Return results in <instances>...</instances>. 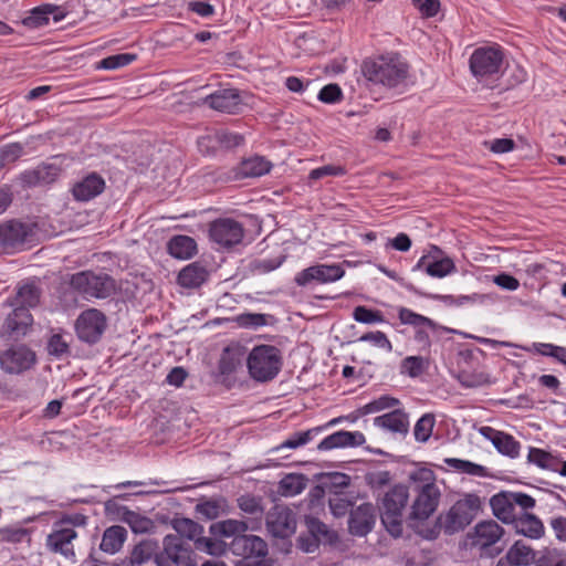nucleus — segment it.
I'll list each match as a JSON object with an SVG mask.
<instances>
[{"mask_svg":"<svg viewBox=\"0 0 566 566\" xmlns=\"http://www.w3.org/2000/svg\"><path fill=\"white\" fill-rule=\"evenodd\" d=\"M105 187L104 178L99 174L92 171L74 182L71 193L74 200L87 202L99 196L105 190Z\"/></svg>","mask_w":566,"mask_h":566,"instance_id":"obj_23","label":"nucleus"},{"mask_svg":"<svg viewBox=\"0 0 566 566\" xmlns=\"http://www.w3.org/2000/svg\"><path fill=\"white\" fill-rule=\"evenodd\" d=\"M354 319L363 324L384 323L385 316L378 310H370L366 306H357L353 313Z\"/></svg>","mask_w":566,"mask_h":566,"instance_id":"obj_53","label":"nucleus"},{"mask_svg":"<svg viewBox=\"0 0 566 566\" xmlns=\"http://www.w3.org/2000/svg\"><path fill=\"white\" fill-rule=\"evenodd\" d=\"M504 535V530L495 521L489 520L478 523L474 526L473 534H468L472 538L471 544L485 551L493 546Z\"/></svg>","mask_w":566,"mask_h":566,"instance_id":"obj_24","label":"nucleus"},{"mask_svg":"<svg viewBox=\"0 0 566 566\" xmlns=\"http://www.w3.org/2000/svg\"><path fill=\"white\" fill-rule=\"evenodd\" d=\"M376 522L375 507L371 503H363L350 511L348 530L354 536H366L374 528Z\"/></svg>","mask_w":566,"mask_h":566,"instance_id":"obj_22","label":"nucleus"},{"mask_svg":"<svg viewBox=\"0 0 566 566\" xmlns=\"http://www.w3.org/2000/svg\"><path fill=\"white\" fill-rule=\"evenodd\" d=\"M505 54L499 44L476 48L469 59V67L478 80L499 77L503 73Z\"/></svg>","mask_w":566,"mask_h":566,"instance_id":"obj_6","label":"nucleus"},{"mask_svg":"<svg viewBox=\"0 0 566 566\" xmlns=\"http://www.w3.org/2000/svg\"><path fill=\"white\" fill-rule=\"evenodd\" d=\"M359 342L371 343L373 345L390 352L392 345L385 333L380 331L369 332L359 337Z\"/></svg>","mask_w":566,"mask_h":566,"instance_id":"obj_60","label":"nucleus"},{"mask_svg":"<svg viewBox=\"0 0 566 566\" xmlns=\"http://www.w3.org/2000/svg\"><path fill=\"white\" fill-rule=\"evenodd\" d=\"M209 271L201 262H192L180 270L177 275V283L188 290L199 289L209 279Z\"/></svg>","mask_w":566,"mask_h":566,"instance_id":"obj_26","label":"nucleus"},{"mask_svg":"<svg viewBox=\"0 0 566 566\" xmlns=\"http://www.w3.org/2000/svg\"><path fill=\"white\" fill-rule=\"evenodd\" d=\"M400 405L399 399L391 397L389 395H382L379 398L366 403L361 408H359L360 415H369L375 413L385 409H390Z\"/></svg>","mask_w":566,"mask_h":566,"instance_id":"obj_49","label":"nucleus"},{"mask_svg":"<svg viewBox=\"0 0 566 566\" xmlns=\"http://www.w3.org/2000/svg\"><path fill=\"white\" fill-rule=\"evenodd\" d=\"M107 328L106 315L94 307L86 308L80 313L74 323V331L80 342L87 345H95Z\"/></svg>","mask_w":566,"mask_h":566,"instance_id":"obj_11","label":"nucleus"},{"mask_svg":"<svg viewBox=\"0 0 566 566\" xmlns=\"http://www.w3.org/2000/svg\"><path fill=\"white\" fill-rule=\"evenodd\" d=\"M272 163L265 157L255 155L242 159L237 167L224 174L223 179L229 181L261 177L269 174L272 169Z\"/></svg>","mask_w":566,"mask_h":566,"instance_id":"obj_21","label":"nucleus"},{"mask_svg":"<svg viewBox=\"0 0 566 566\" xmlns=\"http://www.w3.org/2000/svg\"><path fill=\"white\" fill-rule=\"evenodd\" d=\"M41 298V289L35 282H25L17 287L15 296L8 300L12 307L27 306V310L39 305Z\"/></svg>","mask_w":566,"mask_h":566,"instance_id":"obj_32","label":"nucleus"},{"mask_svg":"<svg viewBox=\"0 0 566 566\" xmlns=\"http://www.w3.org/2000/svg\"><path fill=\"white\" fill-rule=\"evenodd\" d=\"M493 446L497 452L511 459L520 455L521 443L513 436L504 431L495 439Z\"/></svg>","mask_w":566,"mask_h":566,"instance_id":"obj_45","label":"nucleus"},{"mask_svg":"<svg viewBox=\"0 0 566 566\" xmlns=\"http://www.w3.org/2000/svg\"><path fill=\"white\" fill-rule=\"evenodd\" d=\"M511 524L517 534L530 539H539L545 535L542 520L533 513L522 512Z\"/></svg>","mask_w":566,"mask_h":566,"instance_id":"obj_27","label":"nucleus"},{"mask_svg":"<svg viewBox=\"0 0 566 566\" xmlns=\"http://www.w3.org/2000/svg\"><path fill=\"white\" fill-rule=\"evenodd\" d=\"M440 495V490L433 482L421 485L412 503L410 518L427 520L437 510Z\"/></svg>","mask_w":566,"mask_h":566,"instance_id":"obj_19","label":"nucleus"},{"mask_svg":"<svg viewBox=\"0 0 566 566\" xmlns=\"http://www.w3.org/2000/svg\"><path fill=\"white\" fill-rule=\"evenodd\" d=\"M457 271L455 264L450 258L433 260L429 256H421L412 268V272H423L432 277L442 279Z\"/></svg>","mask_w":566,"mask_h":566,"instance_id":"obj_28","label":"nucleus"},{"mask_svg":"<svg viewBox=\"0 0 566 566\" xmlns=\"http://www.w3.org/2000/svg\"><path fill=\"white\" fill-rule=\"evenodd\" d=\"M549 526L558 542L566 543V517L562 515L553 516L549 520Z\"/></svg>","mask_w":566,"mask_h":566,"instance_id":"obj_64","label":"nucleus"},{"mask_svg":"<svg viewBox=\"0 0 566 566\" xmlns=\"http://www.w3.org/2000/svg\"><path fill=\"white\" fill-rule=\"evenodd\" d=\"M59 176V169L54 165L42 164L33 169L24 170L20 174V181L24 187H36L55 181Z\"/></svg>","mask_w":566,"mask_h":566,"instance_id":"obj_30","label":"nucleus"},{"mask_svg":"<svg viewBox=\"0 0 566 566\" xmlns=\"http://www.w3.org/2000/svg\"><path fill=\"white\" fill-rule=\"evenodd\" d=\"M203 103L214 111L227 114H239L243 108L241 91L233 87L217 90L206 96Z\"/></svg>","mask_w":566,"mask_h":566,"instance_id":"obj_20","label":"nucleus"},{"mask_svg":"<svg viewBox=\"0 0 566 566\" xmlns=\"http://www.w3.org/2000/svg\"><path fill=\"white\" fill-rule=\"evenodd\" d=\"M283 367L282 350L268 344L255 345L247 352L249 376L256 382H270L277 377Z\"/></svg>","mask_w":566,"mask_h":566,"instance_id":"obj_2","label":"nucleus"},{"mask_svg":"<svg viewBox=\"0 0 566 566\" xmlns=\"http://www.w3.org/2000/svg\"><path fill=\"white\" fill-rule=\"evenodd\" d=\"M481 499L476 494H467L458 500L446 514H440L432 526L423 527L418 533L426 539H436L441 531L453 535L463 531L481 510Z\"/></svg>","mask_w":566,"mask_h":566,"instance_id":"obj_1","label":"nucleus"},{"mask_svg":"<svg viewBox=\"0 0 566 566\" xmlns=\"http://www.w3.org/2000/svg\"><path fill=\"white\" fill-rule=\"evenodd\" d=\"M285 261V256L281 255L275 259H262V260H255L251 264V269L253 272L258 274H266L270 273L277 268H280L283 262Z\"/></svg>","mask_w":566,"mask_h":566,"instance_id":"obj_56","label":"nucleus"},{"mask_svg":"<svg viewBox=\"0 0 566 566\" xmlns=\"http://www.w3.org/2000/svg\"><path fill=\"white\" fill-rule=\"evenodd\" d=\"M490 505L494 516L505 524H511L517 516L511 492H501L493 495L490 500Z\"/></svg>","mask_w":566,"mask_h":566,"instance_id":"obj_34","label":"nucleus"},{"mask_svg":"<svg viewBox=\"0 0 566 566\" xmlns=\"http://www.w3.org/2000/svg\"><path fill=\"white\" fill-rule=\"evenodd\" d=\"M126 495H116L104 503L107 514L116 515L120 521L127 523L136 534L148 533L154 528V522L139 513L128 510L119 503Z\"/></svg>","mask_w":566,"mask_h":566,"instance_id":"obj_14","label":"nucleus"},{"mask_svg":"<svg viewBox=\"0 0 566 566\" xmlns=\"http://www.w3.org/2000/svg\"><path fill=\"white\" fill-rule=\"evenodd\" d=\"M457 379L467 388H476L486 382V376L483 373H475L470 370H460Z\"/></svg>","mask_w":566,"mask_h":566,"instance_id":"obj_55","label":"nucleus"},{"mask_svg":"<svg viewBox=\"0 0 566 566\" xmlns=\"http://www.w3.org/2000/svg\"><path fill=\"white\" fill-rule=\"evenodd\" d=\"M195 510L198 517L214 520L220 515L221 504L219 501L208 500L198 503Z\"/></svg>","mask_w":566,"mask_h":566,"instance_id":"obj_54","label":"nucleus"},{"mask_svg":"<svg viewBox=\"0 0 566 566\" xmlns=\"http://www.w3.org/2000/svg\"><path fill=\"white\" fill-rule=\"evenodd\" d=\"M426 296L432 297L434 300H441L448 305H455V306H462L470 302L471 303H474V302L483 303L486 298V295L478 294V293H474L472 295H459V296L427 294Z\"/></svg>","mask_w":566,"mask_h":566,"instance_id":"obj_52","label":"nucleus"},{"mask_svg":"<svg viewBox=\"0 0 566 566\" xmlns=\"http://www.w3.org/2000/svg\"><path fill=\"white\" fill-rule=\"evenodd\" d=\"M164 549L156 558L157 566H196L192 548L184 538L168 534L163 541Z\"/></svg>","mask_w":566,"mask_h":566,"instance_id":"obj_12","label":"nucleus"},{"mask_svg":"<svg viewBox=\"0 0 566 566\" xmlns=\"http://www.w3.org/2000/svg\"><path fill=\"white\" fill-rule=\"evenodd\" d=\"M75 520H81L84 523L85 517L82 515H76ZM77 522H69L62 521L59 528H55L51 534L48 535L46 546L51 552L60 553L65 557L73 556V539L76 538L77 533L73 528L72 525Z\"/></svg>","mask_w":566,"mask_h":566,"instance_id":"obj_17","label":"nucleus"},{"mask_svg":"<svg viewBox=\"0 0 566 566\" xmlns=\"http://www.w3.org/2000/svg\"><path fill=\"white\" fill-rule=\"evenodd\" d=\"M247 363V347L239 342H231L221 352L214 374V380L231 389L235 386L237 373L242 370Z\"/></svg>","mask_w":566,"mask_h":566,"instance_id":"obj_8","label":"nucleus"},{"mask_svg":"<svg viewBox=\"0 0 566 566\" xmlns=\"http://www.w3.org/2000/svg\"><path fill=\"white\" fill-rule=\"evenodd\" d=\"M136 57L137 55L133 53H119L109 55L99 62L98 69L116 70L130 64L136 60Z\"/></svg>","mask_w":566,"mask_h":566,"instance_id":"obj_51","label":"nucleus"},{"mask_svg":"<svg viewBox=\"0 0 566 566\" xmlns=\"http://www.w3.org/2000/svg\"><path fill=\"white\" fill-rule=\"evenodd\" d=\"M46 352L50 356L61 359L62 357L70 355V343L62 334L55 333L48 339Z\"/></svg>","mask_w":566,"mask_h":566,"instance_id":"obj_48","label":"nucleus"},{"mask_svg":"<svg viewBox=\"0 0 566 566\" xmlns=\"http://www.w3.org/2000/svg\"><path fill=\"white\" fill-rule=\"evenodd\" d=\"M226 544V552L241 557L235 566H272V560L266 558L268 544L260 536L239 535Z\"/></svg>","mask_w":566,"mask_h":566,"instance_id":"obj_4","label":"nucleus"},{"mask_svg":"<svg viewBox=\"0 0 566 566\" xmlns=\"http://www.w3.org/2000/svg\"><path fill=\"white\" fill-rule=\"evenodd\" d=\"M344 274V269L338 264H316L298 272L294 282L298 286H307L313 282L325 284L340 280Z\"/></svg>","mask_w":566,"mask_h":566,"instance_id":"obj_16","label":"nucleus"},{"mask_svg":"<svg viewBox=\"0 0 566 566\" xmlns=\"http://www.w3.org/2000/svg\"><path fill=\"white\" fill-rule=\"evenodd\" d=\"M239 509L245 514L251 515V520L258 525L262 521L264 509L262 506V499L250 494L241 495L238 499Z\"/></svg>","mask_w":566,"mask_h":566,"instance_id":"obj_44","label":"nucleus"},{"mask_svg":"<svg viewBox=\"0 0 566 566\" xmlns=\"http://www.w3.org/2000/svg\"><path fill=\"white\" fill-rule=\"evenodd\" d=\"M23 155V146L20 143H10L0 149V164L13 163Z\"/></svg>","mask_w":566,"mask_h":566,"instance_id":"obj_58","label":"nucleus"},{"mask_svg":"<svg viewBox=\"0 0 566 566\" xmlns=\"http://www.w3.org/2000/svg\"><path fill=\"white\" fill-rule=\"evenodd\" d=\"M398 317L400 322L405 325H411L416 328L426 326L432 332H436L440 328L438 323H436L433 319L423 316L421 314H418L407 307H401L398 311Z\"/></svg>","mask_w":566,"mask_h":566,"instance_id":"obj_43","label":"nucleus"},{"mask_svg":"<svg viewBox=\"0 0 566 566\" xmlns=\"http://www.w3.org/2000/svg\"><path fill=\"white\" fill-rule=\"evenodd\" d=\"M365 436L359 431H336L324 438L318 444L317 450L327 451L336 448L359 447L365 443Z\"/></svg>","mask_w":566,"mask_h":566,"instance_id":"obj_25","label":"nucleus"},{"mask_svg":"<svg viewBox=\"0 0 566 566\" xmlns=\"http://www.w3.org/2000/svg\"><path fill=\"white\" fill-rule=\"evenodd\" d=\"M56 7L44 4L33 8L30 14L22 19V24L29 29L42 28L50 22V14L54 12Z\"/></svg>","mask_w":566,"mask_h":566,"instance_id":"obj_42","label":"nucleus"},{"mask_svg":"<svg viewBox=\"0 0 566 566\" xmlns=\"http://www.w3.org/2000/svg\"><path fill=\"white\" fill-rule=\"evenodd\" d=\"M159 548V544L156 539H143L133 547L129 557L133 559V563H136L138 566L151 559L156 563L157 556L160 555Z\"/></svg>","mask_w":566,"mask_h":566,"instance_id":"obj_37","label":"nucleus"},{"mask_svg":"<svg viewBox=\"0 0 566 566\" xmlns=\"http://www.w3.org/2000/svg\"><path fill=\"white\" fill-rule=\"evenodd\" d=\"M34 364V352L24 345L11 346L0 354V367L8 374H20Z\"/></svg>","mask_w":566,"mask_h":566,"instance_id":"obj_18","label":"nucleus"},{"mask_svg":"<svg viewBox=\"0 0 566 566\" xmlns=\"http://www.w3.org/2000/svg\"><path fill=\"white\" fill-rule=\"evenodd\" d=\"M346 172V168L343 166L325 165L313 169L308 178L311 180H318L327 176H344Z\"/></svg>","mask_w":566,"mask_h":566,"instance_id":"obj_59","label":"nucleus"},{"mask_svg":"<svg viewBox=\"0 0 566 566\" xmlns=\"http://www.w3.org/2000/svg\"><path fill=\"white\" fill-rule=\"evenodd\" d=\"M361 71L367 81L392 88L406 83L409 66L397 55L380 56L365 61Z\"/></svg>","mask_w":566,"mask_h":566,"instance_id":"obj_3","label":"nucleus"},{"mask_svg":"<svg viewBox=\"0 0 566 566\" xmlns=\"http://www.w3.org/2000/svg\"><path fill=\"white\" fill-rule=\"evenodd\" d=\"M248 528L249 526L245 521L229 518L212 523L209 527V531L210 534L212 535L211 538H218L223 541L222 538L233 539L239 535H244Z\"/></svg>","mask_w":566,"mask_h":566,"instance_id":"obj_33","label":"nucleus"},{"mask_svg":"<svg viewBox=\"0 0 566 566\" xmlns=\"http://www.w3.org/2000/svg\"><path fill=\"white\" fill-rule=\"evenodd\" d=\"M307 533L323 544H333L337 539V534L321 522L317 517L305 516Z\"/></svg>","mask_w":566,"mask_h":566,"instance_id":"obj_38","label":"nucleus"},{"mask_svg":"<svg viewBox=\"0 0 566 566\" xmlns=\"http://www.w3.org/2000/svg\"><path fill=\"white\" fill-rule=\"evenodd\" d=\"M317 98L325 104H335L343 99V92L338 84H327L321 88Z\"/></svg>","mask_w":566,"mask_h":566,"instance_id":"obj_57","label":"nucleus"},{"mask_svg":"<svg viewBox=\"0 0 566 566\" xmlns=\"http://www.w3.org/2000/svg\"><path fill=\"white\" fill-rule=\"evenodd\" d=\"M374 424L392 433L407 434L409 430L408 415L401 409H395L374 419Z\"/></svg>","mask_w":566,"mask_h":566,"instance_id":"obj_31","label":"nucleus"},{"mask_svg":"<svg viewBox=\"0 0 566 566\" xmlns=\"http://www.w3.org/2000/svg\"><path fill=\"white\" fill-rule=\"evenodd\" d=\"M168 253L178 260L191 259L197 253V243L189 235H174L167 243Z\"/></svg>","mask_w":566,"mask_h":566,"instance_id":"obj_35","label":"nucleus"},{"mask_svg":"<svg viewBox=\"0 0 566 566\" xmlns=\"http://www.w3.org/2000/svg\"><path fill=\"white\" fill-rule=\"evenodd\" d=\"M33 318L27 306L13 307V311L7 316L2 332L9 336L25 335L28 328L32 325Z\"/></svg>","mask_w":566,"mask_h":566,"instance_id":"obj_29","label":"nucleus"},{"mask_svg":"<svg viewBox=\"0 0 566 566\" xmlns=\"http://www.w3.org/2000/svg\"><path fill=\"white\" fill-rule=\"evenodd\" d=\"M527 461L541 469L549 471H556L557 464H560V460L556 455L535 447L528 449Z\"/></svg>","mask_w":566,"mask_h":566,"instance_id":"obj_41","label":"nucleus"},{"mask_svg":"<svg viewBox=\"0 0 566 566\" xmlns=\"http://www.w3.org/2000/svg\"><path fill=\"white\" fill-rule=\"evenodd\" d=\"M409 499L408 488L396 484L384 496L380 507L381 523L394 537L402 534V511Z\"/></svg>","mask_w":566,"mask_h":566,"instance_id":"obj_5","label":"nucleus"},{"mask_svg":"<svg viewBox=\"0 0 566 566\" xmlns=\"http://www.w3.org/2000/svg\"><path fill=\"white\" fill-rule=\"evenodd\" d=\"M266 528L277 538H287L296 531L295 513L285 505L275 504L266 514Z\"/></svg>","mask_w":566,"mask_h":566,"instance_id":"obj_15","label":"nucleus"},{"mask_svg":"<svg viewBox=\"0 0 566 566\" xmlns=\"http://www.w3.org/2000/svg\"><path fill=\"white\" fill-rule=\"evenodd\" d=\"M171 526L179 537L193 541L197 551L212 556H221L226 553V541L202 536L203 527L191 518L175 517Z\"/></svg>","mask_w":566,"mask_h":566,"instance_id":"obj_9","label":"nucleus"},{"mask_svg":"<svg viewBox=\"0 0 566 566\" xmlns=\"http://www.w3.org/2000/svg\"><path fill=\"white\" fill-rule=\"evenodd\" d=\"M434 423V416L432 413H424L415 424V439L418 442H427L432 434Z\"/></svg>","mask_w":566,"mask_h":566,"instance_id":"obj_50","label":"nucleus"},{"mask_svg":"<svg viewBox=\"0 0 566 566\" xmlns=\"http://www.w3.org/2000/svg\"><path fill=\"white\" fill-rule=\"evenodd\" d=\"M428 364V360L421 356H407L401 360V374L417 378L424 373Z\"/></svg>","mask_w":566,"mask_h":566,"instance_id":"obj_47","label":"nucleus"},{"mask_svg":"<svg viewBox=\"0 0 566 566\" xmlns=\"http://www.w3.org/2000/svg\"><path fill=\"white\" fill-rule=\"evenodd\" d=\"M34 229L31 224L15 219L0 223V251L12 254L25 249L34 240Z\"/></svg>","mask_w":566,"mask_h":566,"instance_id":"obj_10","label":"nucleus"},{"mask_svg":"<svg viewBox=\"0 0 566 566\" xmlns=\"http://www.w3.org/2000/svg\"><path fill=\"white\" fill-rule=\"evenodd\" d=\"M28 537V531L23 527L0 528V541L9 543H21Z\"/></svg>","mask_w":566,"mask_h":566,"instance_id":"obj_63","label":"nucleus"},{"mask_svg":"<svg viewBox=\"0 0 566 566\" xmlns=\"http://www.w3.org/2000/svg\"><path fill=\"white\" fill-rule=\"evenodd\" d=\"M307 481V478L301 473L286 474L279 483V492L283 496L297 495L306 488Z\"/></svg>","mask_w":566,"mask_h":566,"instance_id":"obj_39","label":"nucleus"},{"mask_svg":"<svg viewBox=\"0 0 566 566\" xmlns=\"http://www.w3.org/2000/svg\"><path fill=\"white\" fill-rule=\"evenodd\" d=\"M516 566H528L535 559V552L523 541H516L505 554Z\"/></svg>","mask_w":566,"mask_h":566,"instance_id":"obj_40","label":"nucleus"},{"mask_svg":"<svg viewBox=\"0 0 566 566\" xmlns=\"http://www.w3.org/2000/svg\"><path fill=\"white\" fill-rule=\"evenodd\" d=\"M70 285L85 300L107 298L116 291L115 280L111 275L88 270L72 274Z\"/></svg>","mask_w":566,"mask_h":566,"instance_id":"obj_7","label":"nucleus"},{"mask_svg":"<svg viewBox=\"0 0 566 566\" xmlns=\"http://www.w3.org/2000/svg\"><path fill=\"white\" fill-rule=\"evenodd\" d=\"M325 427H316L308 429L306 431H298L291 434L286 440H284L279 447L277 450L287 448V449H296L300 448L307 442H310L315 434L321 432Z\"/></svg>","mask_w":566,"mask_h":566,"instance_id":"obj_46","label":"nucleus"},{"mask_svg":"<svg viewBox=\"0 0 566 566\" xmlns=\"http://www.w3.org/2000/svg\"><path fill=\"white\" fill-rule=\"evenodd\" d=\"M218 144L224 148H232L243 144L244 138L238 133H231L226 130L217 132L214 135Z\"/></svg>","mask_w":566,"mask_h":566,"instance_id":"obj_61","label":"nucleus"},{"mask_svg":"<svg viewBox=\"0 0 566 566\" xmlns=\"http://www.w3.org/2000/svg\"><path fill=\"white\" fill-rule=\"evenodd\" d=\"M127 538V530L120 525L107 527L102 536L99 549L107 554H116L123 547Z\"/></svg>","mask_w":566,"mask_h":566,"instance_id":"obj_36","label":"nucleus"},{"mask_svg":"<svg viewBox=\"0 0 566 566\" xmlns=\"http://www.w3.org/2000/svg\"><path fill=\"white\" fill-rule=\"evenodd\" d=\"M412 4L424 18L436 17L441 6L439 0H412Z\"/></svg>","mask_w":566,"mask_h":566,"instance_id":"obj_62","label":"nucleus"},{"mask_svg":"<svg viewBox=\"0 0 566 566\" xmlns=\"http://www.w3.org/2000/svg\"><path fill=\"white\" fill-rule=\"evenodd\" d=\"M244 237L243 226L231 218H220L210 223L209 238L222 248L241 243Z\"/></svg>","mask_w":566,"mask_h":566,"instance_id":"obj_13","label":"nucleus"}]
</instances>
